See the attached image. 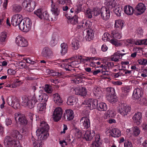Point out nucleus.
I'll list each match as a JSON object with an SVG mask.
<instances>
[{
	"label": "nucleus",
	"instance_id": "nucleus-1",
	"mask_svg": "<svg viewBox=\"0 0 147 147\" xmlns=\"http://www.w3.org/2000/svg\"><path fill=\"white\" fill-rule=\"evenodd\" d=\"M49 96L46 94L41 93L40 91L37 96L34 95L33 96L22 97V105L24 106L28 107L30 109L34 107V105L37 102L45 103L47 102Z\"/></svg>",
	"mask_w": 147,
	"mask_h": 147
},
{
	"label": "nucleus",
	"instance_id": "nucleus-2",
	"mask_svg": "<svg viewBox=\"0 0 147 147\" xmlns=\"http://www.w3.org/2000/svg\"><path fill=\"white\" fill-rule=\"evenodd\" d=\"M115 0H105V5L110 8L113 9L114 13L118 16H120L122 13V8L116 2Z\"/></svg>",
	"mask_w": 147,
	"mask_h": 147
},
{
	"label": "nucleus",
	"instance_id": "nucleus-3",
	"mask_svg": "<svg viewBox=\"0 0 147 147\" xmlns=\"http://www.w3.org/2000/svg\"><path fill=\"white\" fill-rule=\"evenodd\" d=\"M74 59H76V57L63 60L64 63L60 65L61 66L64 68L66 71H71L72 67H76L79 63V62L77 61H72Z\"/></svg>",
	"mask_w": 147,
	"mask_h": 147
},
{
	"label": "nucleus",
	"instance_id": "nucleus-4",
	"mask_svg": "<svg viewBox=\"0 0 147 147\" xmlns=\"http://www.w3.org/2000/svg\"><path fill=\"white\" fill-rule=\"evenodd\" d=\"M83 105H85L86 107L90 110L94 109L97 107L99 110L101 109L99 104L98 103V100L96 99H92L86 100L83 102Z\"/></svg>",
	"mask_w": 147,
	"mask_h": 147
},
{
	"label": "nucleus",
	"instance_id": "nucleus-5",
	"mask_svg": "<svg viewBox=\"0 0 147 147\" xmlns=\"http://www.w3.org/2000/svg\"><path fill=\"white\" fill-rule=\"evenodd\" d=\"M32 23L30 19L26 18L25 21H22L19 26V29L24 32H27L30 29Z\"/></svg>",
	"mask_w": 147,
	"mask_h": 147
},
{
	"label": "nucleus",
	"instance_id": "nucleus-6",
	"mask_svg": "<svg viewBox=\"0 0 147 147\" xmlns=\"http://www.w3.org/2000/svg\"><path fill=\"white\" fill-rule=\"evenodd\" d=\"M7 101L9 105L13 107L15 109L20 108V104L19 100L14 96H9L8 97Z\"/></svg>",
	"mask_w": 147,
	"mask_h": 147
},
{
	"label": "nucleus",
	"instance_id": "nucleus-7",
	"mask_svg": "<svg viewBox=\"0 0 147 147\" xmlns=\"http://www.w3.org/2000/svg\"><path fill=\"white\" fill-rule=\"evenodd\" d=\"M23 7L27 11L31 12L35 6V3L30 0H24L22 4Z\"/></svg>",
	"mask_w": 147,
	"mask_h": 147
},
{
	"label": "nucleus",
	"instance_id": "nucleus-8",
	"mask_svg": "<svg viewBox=\"0 0 147 147\" xmlns=\"http://www.w3.org/2000/svg\"><path fill=\"white\" fill-rule=\"evenodd\" d=\"M41 54L42 57L47 59H52L54 56L52 49L48 47H45L43 48Z\"/></svg>",
	"mask_w": 147,
	"mask_h": 147
},
{
	"label": "nucleus",
	"instance_id": "nucleus-9",
	"mask_svg": "<svg viewBox=\"0 0 147 147\" xmlns=\"http://www.w3.org/2000/svg\"><path fill=\"white\" fill-rule=\"evenodd\" d=\"M118 109L119 113L123 116H125L130 112L131 108L125 104L122 103L119 104Z\"/></svg>",
	"mask_w": 147,
	"mask_h": 147
},
{
	"label": "nucleus",
	"instance_id": "nucleus-10",
	"mask_svg": "<svg viewBox=\"0 0 147 147\" xmlns=\"http://www.w3.org/2000/svg\"><path fill=\"white\" fill-rule=\"evenodd\" d=\"M23 20L22 16L19 14H16L13 15L12 18L11 23L14 26H19Z\"/></svg>",
	"mask_w": 147,
	"mask_h": 147
},
{
	"label": "nucleus",
	"instance_id": "nucleus-11",
	"mask_svg": "<svg viewBox=\"0 0 147 147\" xmlns=\"http://www.w3.org/2000/svg\"><path fill=\"white\" fill-rule=\"evenodd\" d=\"M62 110L60 107H57L54 110L53 118L55 121H57L60 120L62 115Z\"/></svg>",
	"mask_w": 147,
	"mask_h": 147
},
{
	"label": "nucleus",
	"instance_id": "nucleus-12",
	"mask_svg": "<svg viewBox=\"0 0 147 147\" xmlns=\"http://www.w3.org/2000/svg\"><path fill=\"white\" fill-rule=\"evenodd\" d=\"M36 135L38 137H40L39 140L42 141L43 142L49 136V134L48 131L37 129L36 131Z\"/></svg>",
	"mask_w": 147,
	"mask_h": 147
},
{
	"label": "nucleus",
	"instance_id": "nucleus-13",
	"mask_svg": "<svg viewBox=\"0 0 147 147\" xmlns=\"http://www.w3.org/2000/svg\"><path fill=\"white\" fill-rule=\"evenodd\" d=\"M34 13L40 19L49 20V15L47 11L42 12L41 9H38L34 12Z\"/></svg>",
	"mask_w": 147,
	"mask_h": 147
},
{
	"label": "nucleus",
	"instance_id": "nucleus-14",
	"mask_svg": "<svg viewBox=\"0 0 147 147\" xmlns=\"http://www.w3.org/2000/svg\"><path fill=\"white\" fill-rule=\"evenodd\" d=\"M15 41L18 46L21 47H26L28 45L27 40L24 37H16Z\"/></svg>",
	"mask_w": 147,
	"mask_h": 147
},
{
	"label": "nucleus",
	"instance_id": "nucleus-15",
	"mask_svg": "<svg viewBox=\"0 0 147 147\" xmlns=\"http://www.w3.org/2000/svg\"><path fill=\"white\" fill-rule=\"evenodd\" d=\"M106 132L107 134L114 138L119 137L121 135V131L117 128H113L112 129H107Z\"/></svg>",
	"mask_w": 147,
	"mask_h": 147
},
{
	"label": "nucleus",
	"instance_id": "nucleus-16",
	"mask_svg": "<svg viewBox=\"0 0 147 147\" xmlns=\"http://www.w3.org/2000/svg\"><path fill=\"white\" fill-rule=\"evenodd\" d=\"M81 126L83 129H87L90 126V122L89 118L87 117H82L80 120Z\"/></svg>",
	"mask_w": 147,
	"mask_h": 147
},
{
	"label": "nucleus",
	"instance_id": "nucleus-17",
	"mask_svg": "<svg viewBox=\"0 0 147 147\" xmlns=\"http://www.w3.org/2000/svg\"><path fill=\"white\" fill-rule=\"evenodd\" d=\"M135 9L138 15H141L143 13L146 9V7L143 3H139L136 6Z\"/></svg>",
	"mask_w": 147,
	"mask_h": 147
},
{
	"label": "nucleus",
	"instance_id": "nucleus-18",
	"mask_svg": "<svg viewBox=\"0 0 147 147\" xmlns=\"http://www.w3.org/2000/svg\"><path fill=\"white\" fill-rule=\"evenodd\" d=\"M126 54L127 53H121L120 51H118L114 53L112 56L111 59L112 61L115 62L117 61H119V59H121L122 57Z\"/></svg>",
	"mask_w": 147,
	"mask_h": 147
},
{
	"label": "nucleus",
	"instance_id": "nucleus-19",
	"mask_svg": "<svg viewBox=\"0 0 147 147\" xmlns=\"http://www.w3.org/2000/svg\"><path fill=\"white\" fill-rule=\"evenodd\" d=\"M142 118V113L140 112H138L134 115L132 119L136 124L138 125H140L141 122Z\"/></svg>",
	"mask_w": 147,
	"mask_h": 147
},
{
	"label": "nucleus",
	"instance_id": "nucleus-20",
	"mask_svg": "<svg viewBox=\"0 0 147 147\" xmlns=\"http://www.w3.org/2000/svg\"><path fill=\"white\" fill-rule=\"evenodd\" d=\"M75 77L74 79L72 80V81L76 84L80 83L82 81V80L86 79V77L82 73L75 75Z\"/></svg>",
	"mask_w": 147,
	"mask_h": 147
},
{
	"label": "nucleus",
	"instance_id": "nucleus-21",
	"mask_svg": "<svg viewBox=\"0 0 147 147\" xmlns=\"http://www.w3.org/2000/svg\"><path fill=\"white\" fill-rule=\"evenodd\" d=\"M95 134V133L94 131H92V133L90 130H87L85 131L83 138L85 139L87 141L90 140L92 139Z\"/></svg>",
	"mask_w": 147,
	"mask_h": 147
},
{
	"label": "nucleus",
	"instance_id": "nucleus-22",
	"mask_svg": "<svg viewBox=\"0 0 147 147\" xmlns=\"http://www.w3.org/2000/svg\"><path fill=\"white\" fill-rule=\"evenodd\" d=\"M9 136H6L4 140V144L6 147H12L13 145V141Z\"/></svg>",
	"mask_w": 147,
	"mask_h": 147
},
{
	"label": "nucleus",
	"instance_id": "nucleus-23",
	"mask_svg": "<svg viewBox=\"0 0 147 147\" xmlns=\"http://www.w3.org/2000/svg\"><path fill=\"white\" fill-rule=\"evenodd\" d=\"M141 89L139 88H136L134 90L133 94V98L134 99H139L141 96Z\"/></svg>",
	"mask_w": 147,
	"mask_h": 147
},
{
	"label": "nucleus",
	"instance_id": "nucleus-24",
	"mask_svg": "<svg viewBox=\"0 0 147 147\" xmlns=\"http://www.w3.org/2000/svg\"><path fill=\"white\" fill-rule=\"evenodd\" d=\"M101 144L100 135L99 134H97L95 137V142L91 144L90 147H100Z\"/></svg>",
	"mask_w": 147,
	"mask_h": 147
},
{
	"label": "nucleus",
	"instance_id": "nucleus-25",
	"mask_svg": "<svg viewBox=\"0 0 147 147\" xmlns=\"http://www.w3.org/2000/svg\"><path fill=\"white\" fill-rule=\"evenodd\" d=\"M134 8L129 5L125 6L124 8V12L127 15H131L134 13Z\"/></svg>",
	"mask_w": 147,
	"mask_h": 147
},
{
	"label": "nucleus",
	"instance_id": "nucleus-26",
	"mask_svg": "<svg viewBox=\"0 0 147 147\" xmlns=\"http://www.w3.org/2000/svg\"><path fill=\"white\" fill-rule=\"evenodd\" d=\"M46 104L45 103H39L37 105V111L38 113L42 114L45 113Z\"/></svg>",
	"mask_w": 147,
	"mask_h": 147
},
{
	"label": "nucleus",
	"instance_id": "nucleus-27",
	"mask_svg": "<svg viewBox=\"0 0 147 147\" xmlns=\"http://www.w3.org/2000/svg\"><path fill=\"white\" fill-rule=\"evenodd\" d=\"M91 57H83L82 55H78L76 56V59L79 60L80 62L86 63L88 65L89 61L91 59Z\"/></svg>",
	"mask_w": 147,
	"mask_h": 147
},
{
	"label": "nucleus",
	"instance_id": "nucleus-28",
	"mask_svg": "<svg viewBox=\"0 0 147 147\" xmlns=\"http://www.w3.org/2000/svg\"><path fill=\"white\" fill-rule=\"evenodd\" d=\"M65 115L66 117L67 120L70 121L74 117L73 111L71 109H67L65 111Z\"/></svg>",
	"mask_w": 147,
	"mask_h": 147
},
{
	"label": "nucleus",
	"instance_id": "nucleus-29",
	"mask_svg": "<svg viewBox=\"0 0 147 147\" xmlns=\"http://www.w3.org/2000/svg\"><path fill=\"white\" fill-rule=\"evenodd\" d=\"M124 22L123 20L118 19L115 21L114 27L116 29L121 30L122 29L123 26Z\"/></svg>",
	"mask_w": 147,
	"mask_h": 147
},
{
	"label": "nucleus",
	"instance_id": "nucleus-30",
	"mask_svg": "<svg viewBox=\"0 0 147 147\" xmlns=\"http://www.w3.org/2000/svg\"><path fill=\"white\" fill-rule=\"evenodd\" d=\"M53 99L54 102L58 105H60L63 102L62 98L58 93H55L53 95Z\"/></svg>",
	"mask_w": 147,
	"mask_h": 147
},
{
	"label": "nucleus",
	"instance_id": "nucleus-31",
	"mask_svg": "<svg viewBox=\"0 0 147 147\" xmlns=\"http://www.w3.org/2000/svg\"><path fill=\"white\" fill-rule=\"evenodd\" d=\"M66 18L69 20V22L73 24H76L78 23V17L75 15L72 18L71 16L67 14L65 15Z\"/></svg>",
	"mask_w": 147,
	"mask_h": 147
},
{
	"label": "nucleus",
	"instance_id": "nucleus-32",
	"mask_svg": "<svg viewBox=\"0 0 147 147\" xmlns=\"http://www.w3.org/2000/svg\"><path fill=\"white\" fill-rule=\"evenodd\" d=\"M32 142V145L33 147H42L44 144V142L40 140H35L32 137L31 139Z\"/></svg>",
	"mask_w": 147,
	"mask_h": 147
},
{
	"label": "nucleus",
	"instance_id": "nucleus-33",
	"mask_svg": "<svg viewBox=\"0 0 147 147\" xmlns=\"http://www.w3.org/2000/svg\"><path fill=\"white\" fill-rule=\"evenodd\" d=\"M74 135L77 138H80L82 136L81 131L76 127L74 128L72 130Z\"/></svg>",
	"mask_w": 147,
	"mask_h": 147
},
{
	"label": "nucleus",
	"instance_id": "nucleus-34",
	"mask_svg": "<svg viewBox=\"0 0 147 147\" xmlns=\"http://www.w3.org/2000/svg\"><path fill=\"white\" fill-rule=\"evenodd\" d=\"M131 135L133 136L137 137L140 134L141 131L138 127L136 126L131 128Z\"/></svg>",
	"mask_w": 147,
	"mask_h": 147
},
{
	"label": "nucleus",
	"instance_id": "nucleus-35",
	"mask_svg": "<svg viewBox=\"0 0 147 147\" xmlns=\"http://www.w3.org/2000/svg\"><path fill=\"white\" fill-rule=\"evenodd\" d=\"M115 115L116 113L114 110H109L105 113L104 117L105 119H106L109 117H113Z\"/></svg>",
	"mask_w": 147,
	"mask_h": 147
},
{
	"label": "nucleus",
	"instance_id": "nucleus-36",
	"mask_svg": "<svg viewBox=\"0 0 147 147\" xmlns=\"http://www.w3.org/2000/svg\"><path fill=\"white\" fill-rule=\"evenodd\" d=\"M107 69V66L105 67L103 65H102V79L108 78L107 76L108 75Z\"/></svg>",
	"mask_w": 147,
	"mask_h": 147
},
{
	"label": "nucleus",
	"instance_id": "nucleus-37",
	"mask_svg": "<svg viewBox=\"0 0 147 147\" xmlns=\"http://www.w3.org/2000/svg\"><path fill=\"white\" fill-rule=\"evenodd\" d=\"M40 126V127L37 129L43 130L44 131H48L49 129V127L48 124L44 121H42L41 122Z\"/></svg>",
	"mask_w": 147,
	"mask_h": 147
},
{
	"label": "nucleus",
	"instance_id": "nucleus-38",
	"mask_svg": "<svg viewBox=\"0 0 147 147\" xmlns=\"http://www.w3.org/2000/svg\"><path fill=\"white\" fill-rule=\"evenodd\" d=\"M71 45L73 49L75 50L78 49L80 47V42L75 38L73 40Z\"/></svg>",
	"mask_w": 147,
	"mask_h": 147
},
{
	"label": "nucleus",
	"instance_id": "nucleus-39",
	"mask_svg": "<svg viewBox=\"0 0 147 147\" xmlns=\"http://www.w3.org/2000/svg\"><path fill=\"white\" fill-rule=\"evenodd\" d=\"M107 38V40L115 46L119 45V41L116 39L115 37H105Z\"/></svg>",
	"mask_w": 147,
	"mask_h": 147
},
{
	"label": "nucleus",
	"instance_id": "nucleus-40",
	"mask_svg": "<svg viewBox=\"0 0 147 147\" xmlns=\"http://www.w3.org/2000/svg\"><path fill=\"white\" fill-rule=\"evenodd\" d=\"M133 44L137 45H147V39L143 40H134Z\"/></svg>",
	"mask_w": 147,
	"mask_h": 147
},
{
	"label": "nucleus",
	"instance_id": "nucleus-41",
	"mask_svg": "<svg viewBox=\"0 0 147 147\" xmlns=\"http://www.w3.org/2000/svg\"><path fill=\"white\" fill-rule=\"evenodd\" d=\"M61 53L62 55H63L67 52L68 46L66 43H63L61 44Z\"/></svg>",
	"mask_w": 147,
	"mask_h": 147
},
{
	"label": "nucleus",
	"instance_id": "nucleus-42",
	"mask_svg": "<svg viewBox=\"0 0 147 147\" xmlns=\"http://www.w3.org/2000/svg\"><path fill=\"white\" fill-rule=\"evenodd\" d=\"M52 12V14L49 16V20L51 21L56 20L59 13H58V11L56 12Z\"/></svg>",
	"mask_w": 147,
	"mask_h": 147
},
{
	"label": "nucleus",
	"instance_id": "nucleus-43",
	"mask_svg": "<svg viewBox=\"0 0 147 147\" xmlns=\"http://www.w3.org/2000/svg\"><path fill=\"white\" fill-rule=\"evenodd\" d=\"M107 99L110 102L112 103H115L117 101V99L116 96L114 94H112L107 96L106 97Z\"/></svg>",
	"mask_w": 147,
	"mask_h": 147
},
{
	"label": "nucleus",
	"instance_id": "nucleus-44",
	"mask_svg": "<svg viewBox=\"0 0 147 147\" xmlns=\"http://www.w3.org/2000/svg\"><path fill=\"white\" fill-rule=\"evenodd\" d=\"M12 10L15 13L20 12L22 9L21 6L18 4H15L12 6Z\"/></svg>",
	"mask_w": 147,
	"mask_h": 147
},
{
	"label": "nucleus",
	"instance_id": "nucleus-45",
	"mask_svg": "<svg viewBox=\"0 0 147 147\" xmlns=\"http://www.w3.org/2000/svg\"><path fill=\"white\" fill-rule=\"evenodd\" d=\"M76 98L75 97L69 96L67 99V103L69 105H73L76 102Z\"/></svg>",
	"mask_w": 147,
	"mask_h": 147
},
{
	"label": "nucleus",
	"instance_id": "nucleus-46",
	"mask_svg": "<svg viewBox=\"0 0 147 147\" xmlns=\"http://www.w3.org/2000/svg\"><path fill=\"white\" fill-rule=\"evenodd\" d=\"M131 87L130 86H125L121 88L122 93L125 95H127L131 90Z\"/></svg>",
	"mask_w": 147,
	"mask_h": 147
},
{
	"label": "nucleus",
	"instance_id": "nucleus-47",
	"mask_svg": "<svg viewBox=\"0 0 147 147\" xmlns=\"http://www.w3.org/2000/svg\"><path fill=\"white\" fill-rule=\"evenodd\" d=\"M105 12V14L103 15L102 14V18L104 20H107L109 18L110 12L109 9L107 10V9H106Z\"/></svg>",
	"mask_w": 147,
	"mask_h": 147
},
{
	"label": "nucleus",
	"instance_id": "nucleus-48",
	"mask_svg": "<svg viewBox=\"0 0 147 147\" xmlns=\"http://www.w3.org/2000/svg\"><path fill=\"white\" fill-rule=\"evenodd\" d=\"M80 27L81 28H87L89 27L88 24L86 20H83L79 25Z\"/></svg>",
	"mask_w": 147,
	"mask_h": 147
},
{
	"label": "nucleus",
	"instance_id": "nucleus-49",
	"mask_svg": "<svg viewBox=\"0 0 147 147\" xmlns=\"http://www.w3.org/2000/svg\"><path fill=\"white\" fill-rule=\"evenodd\" d=\"M107 91L106 97L107 96L112 94H114L115 93V89L113 88L109 87L106 89Z\"/></svg>",
	"mask_w": 147,
	"mask_h": 147
},
{
	"label": "nucleus",
	"instance_id": "nucleus-50",
	"mask_svg": "<svg viewBox=\"0 0 147 147\" xmlns=\"http://www.w3.org/2000/svg\"><path fill=\"white\" fill-rule=\"evenodd\" d=\"M51 11L52 12H57L59 13V10H58L57 5H56L55 3H54L53 1H51Z\"/></svg>",
	"mask_w": 147,
	"mask_h": 147
},
{
	"label": "nucleus",
	"instance_id": "nucleus-51",
	"mask_svg": "<svg viewBox=\"0 0 147 147\" xmlns=\"http://www.w3.org/2000/svg\"><path fill=\"white\" fill-rule=\"evenodd\" d=\"M19 121L20 123L23 125H26L27 124L28 121L24 115H22L20 119H19Z\"/></svg>",
	"mask_w": 147,
	"mask_h": 147
},
{
	"label": "nucleus",
	"instance_id": "nucleus-52",
	"mask_svg": "<svg viewBox=\"0 0 147 147\" xmlns=\"http://www.w3.org/2000/svg\"><path fill=\"white\" fill-rule=\"evenodd\" d=\"M138 99L137 103L141 105H146L147 104V100L146 98H141L140 99Z\"/></svg>",
	"mask_w": 147,
	"mask_h": 147
},
{
	"label": "nucleus",
	"instance_id": "nucleus-53",
	"mask_svg": "<svg viewBox=\"0 0 147 147\" xmlns=\"http://www.w3.org/2000/svg\"><path fill=\"white\" fill-rule=\"evenodd\" d=\"M82 4L80 3L79 4L76 6L75 12L76 14H78L82 10Z\"/></svg>",
	"mask_w": 147,
	"mask_h": 147
},
{
	"label": "nucleus",
	"instance_id": "nucleus-54",
	"mask_svg": "<svg viewBox=\"0 0 147 147\" xmlns=\"http://www.w3.org/2000/svg\"><path fill=\"white\" fill-rule=\"evenodd\" d=\"M101 90V89L100 88L95 87L93 89V91L94 94L96 96H100Z\"/></svg>",
	"mask_w": 147,
	"mask_h": 147
},
{
	"label": "nucleus",
	"instance_id": "nucleus-55",
	"mask_svg": "<svg viewBox=\"0 0 147 147\" xmlns=\"http://www.w3.org/2000/svg\"><path fill=\"white\" fill-rule=\"evenodd\" d=\"M138 63L141 65H145L147 64V59L143 58L139 59L137 61Z\"/></svg>",
	"mask_w": 147,
	"mask_h": 147
},
{
	"label": "nucleus",
	"instance_id": "nucleus-56",
	"mask_svg": "<svg viewBox=\"0 0 147 147\" xmlns=\"http://www.w3.org/2000/svg\"><path fill=\"white\" fill-rule=\"evenodd\" d=\"M91 59L89 61L88 65L91 67L95 66L96 62H94V61H95L97 59H96L94 57H91Z\"/></svg>",
	"mask_w": 147,
	"mask_h": 147
},
{
	"label": "nucleus",
	"instance_id": "nucleus-57",
	"mask_svg": "<svg viewBox=\"0 0 147 147\" xmlns=\"http://www.w3.org/2000/svg\"><path fill=\"white\" fill-rule=\"evenodd\" d=\"M87 91L84 87L81 88L79 95L82 96H85L87 94Z\"/></svg>",
	"mask_w": 147,
	"mask_h": 147
},
{
	"label": "nucleus",
	"instance_id": "nucleus-58",
	"mask_svg": "<svg viewBox=\"0 0 147 147\" xmlns=\"http://www.w3.org/2000/svg\"><path fill=\"white\" fill-rule=\"evenodd\" d=\"M111 33L113 37L121 36H122L121 32L117 30H115L112 31Z\"/></svg>",
	"mask_w": 147,
	"mask_h": 147
},
{
	"label": "nucleus",
	"instance_id": "nucleus-59",
	"mask_svg": "<svg viewBox=\"0 0 147 147\" xmlns=\"http://www.w3.org/2000/svg\"><path fill=\"white\" fill-rule=\"evenodd\" d=\"M44 90L45 92L48 93H51L52 91L51 86L47 84L45 85Z\"/></svg>",
	"mask_w": 147,
	"mask_h": 147
},
{
	"label": "nucleus",
	"instance_id": "nucleus-60",
	"mask_svg": "<svg viewBox=\"0 0 147 147\" xmlns=\"http://www.w3.org/2000/svg\"><path fill=\"white\" fill-rule=\"evenodd\" d=\"M57 40L56 37H52L50 42L51 46L52 47L55 46L57 43Z\"/></svg>",
	"mask_w": 147,
	"mask_h": 147
},
{
	"label": "nucleus",
	"instance_id": "nucleus-61",
	"mask_svg": "<svg viewBox=\"0 0 147 147\" xmlns=\"http://www.w3.org/2000/svg\"><path fill=\"white\" fill-rule=\"evenodd\" d=\"M92 12L94 14V16H97L100 13V9L97 7L94 8Z\"/></svg>",
	"mask_w": 147,
	"mask_h": 147
},
{
	"label": "nucleus",
	"instance_id": "nucleus-62",
	"mask_svg": "<svg viewBox=\"0 0 147 147\" xmlns=\"http://www.w3.org/2000/svg\"><path fill=\"white\" fill-rule=\"evenodd\" d=\"M81 88L79 86H77L74 89L73 92L77 95H79Z\"/></svg>",
	"mask_w": 147,
	"mask_h": 147
},
{
	"label": "nucleus",
	"instance_id": "nucleus-63",
	"mask_svg": "<svg viewBox=\"0 0 147 147\" xmlns=\"http://www.w3.org/2000/svg\"><path fill=\"white\" fill-rule=\"evenodd\" d=\"M143 32V30L141 28L138 29L136 31V36H139L142 35Z\"/></svg>",
	"mask_w": 147,
	"mask_h": 147
},
{
	"label": "nucleus",
	"instance_id": "nucleus-64",
	"mask_svg": "<svg viewBox=\"0 0 147 147\" xmlns=\"http://www.w3.org/2000/svg\"><path fill=\"white\" fill-rule=\"evenodd\" d=\"M13 142V145L15 147H22L19 140H14Z\"/></svg>",
	"mask_w": 147,
	"mask_h": 147
}]
</instances>
